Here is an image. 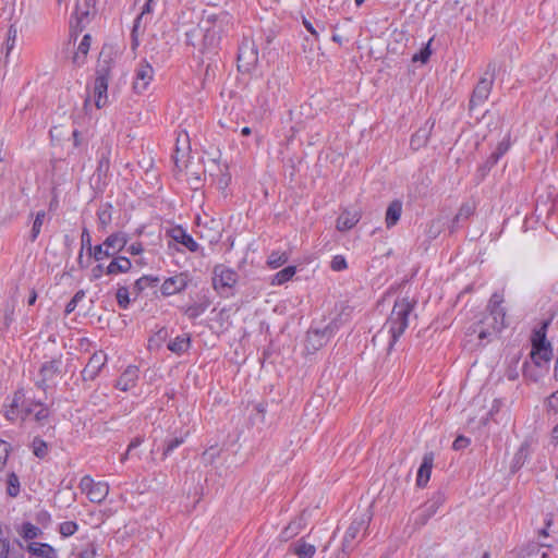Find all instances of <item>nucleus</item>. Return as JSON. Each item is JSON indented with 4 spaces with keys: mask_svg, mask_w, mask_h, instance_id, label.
<instances>
[{
    "mask_svg": "<svg viewBox=\"0 0 558 558\" xmlns=\"http://www.w3.org/2000/svg\"><path fill=\"white\" fill-rule=\"evenodd\" d=\"M98 228L106 230L112 221V206L109 203L102 204L97 210Z\"/></svg>",
    "mask_w": 558,
    "mask_h": 558,
    "instance_id": "nucleus-33",
    "label": "nucleus"
},
{
    "mask_svg": "<svg viewBox=\"0 0 558 558\" xmlns=\"http://www.w3.org/2000/svg\"><path fill=\"white\" fill-rule=\"evenodd\" d=\"M494 84L493 76L482 77L473 89L470 99V109L473 110L475 107L483 105L489 97Z\"/></svg>",
    "mask_w": 558,
    "mask_h": 558,
    "instance_id": "nucleus-14",
    "label": "nucleus"
},
{
    "mask_svg": "<svg viewBox=\"0 0 558 558\" xmlns=\"http://www.w3.org/2000/svg\"><path fill=\"white\" fill-rule=\"evenodd\" d=\"M206 31H208V27L203 26V20H202L196 26H193L191 29H189L185 33L186 44L198 49L199 52L205 53V50L203 47V38H204L203 32H206Z\"/></svg>",
    "mask_w": 558,
    "mask_h": 558,
    "instance_id": "nucleus-24",
    "label": "nucleus"
},
{
    "mask_svg": "<svg viewBox=\"0 0 558 558\" xmlns=\"http://www.w3.org/2000/svg\"><path fill=\"white\" fill-rule=\"evenodd\" d=\"M371 514L368 512H363L353 518L343 536L342 551L349 554L353 550L355 547V539H357L360 535H364V532L367 530Z\"/></svg>",
    "mask_w": 558,
    "mask_h": 558,
    "instance_id": "nucleus-4",
    "label": "nucleus"
},
{
    "mask_svg": "<svg viewBox=\"0 0 558 558\" xmlns=\"http://www.w3.org/2000/svg\"><path fill=\"white\" fill-rule=\"evenodd\" d=\"M442 228H444V222L441 221V219L436 218V219L430 220L426 226V230H425L426 236L429 240L436 239L441 233Z\"/></svg>",
    "mask_w": 558,
    "mask_h": 558,
    "instance_id": "nucleus-41",
    "label": "nucleus"
},
{
    "mask_svg": "<svg viewBox=\"0 0 558 558\" xmlns=\"http://www.w3.org/2000/svg\"><path fill=\"white\" fill-rule=\"evenodd\" d=\"M445 493L438 490L432 495V497L423 505L424 511L426 512L425 519L420 520V524L424 525L427 521L438 511V509L445 504Z\"/></svg>",
    "mask_w": 558,
    "mask_h": 558,
    "instance_id": "nucleus-19",
    "label": "nucleus"
},
{
    "mask_svg": "<svg viewBox=\"0 0 558 558\" xmlns=\"http://www.w3.org/2000/svg\"><path fill=\"white\" fill-rule=\"evenodd\" d=\"M97 555V549L94 543H89L85 549H83L77 558H95Z\"/></svg>",
    "mask_w": 558,
    "mask_h": 558,
    "instance_id": "nucleus-58",
    "label": "nucleus"
},
{
    "mask_svg": "<svg viewBox=\"0 0 558 558\" xmlns=\"http://www.w3.org/2000/svg\"><path fill=\"white\" fill-rule=\"evenodd\" d=\"M302 529H303L302 519L292 521L280 533L281 541L288 542L289 539L296 536L301 532Z\"/></svg>",
    "mask_w": 558,
    "mask_h": 558,
    "instance_id": "nucleus-37",
    "label": "nucleus"
},
{
    "mask_svg": "<svg viewBox=\"0 0 558 558\" xmlns=\"http://www.w3.org/2000/svg\"><path fill=\"white\" fill-rule=\"evenodd\" d=\"M414 308V303L408 298L398 299L395 302L390 316L385 327L390 333L389 349H392L398 339L403 335L409 326V316Z\"/></svg>",
    "mask_w": 558,
    "mask_h": 558,
    "instance_id": "nucleus-2",
    "label": "nucleus"
},
{
    "mask_svg": "<svg viewBox=\"0 0 558 558\" xmlns=\"http://www.w3.org/2000/svg\"><path fill=\"white\" fill-rule=\"evenodd\" d=\"M427 142V132L425 130H418L412 137H411V146L414 149H417L422 145H424Z\"/></svg>",
    "mask_w": 558,
    "mask_h": 558,
    "instance_id": "nucleus-52",
    "label": "nucleus"
},
{
    "mask_svg": "<svg viewBox=\"0 0 558 558\" xmlns=\"http://www.w3.org/2000/svg\"><path fill=\"white\" fill-rule=\"evenodd\" d=\"M137 379L138 368L136 366L130 365L118 378L116 387L122 391H129L135 387Z\"/></svg>",
    "mask_w": 558,
    "mask_h": 558,
    "instance_id": "nucleus-22",
    "label": "nucleus"
},
{
    "mask_svg": "<svg viewBox=\"0 0 558 558\" xmlns=\"http://www.w3.org/2000/svg\"><path fill=\"white\" fill-rule=\"evenodd\" d=\"M89 256H93L95 260L100 262L105 258L113 257V252L106 248V246L102 244L94 246L92 250V253H88Z\"/></svg>",
    "mask_w": 558,
    "mask_h": 558,
    "instance_id": "nucleus-47",
    "label": "nucleus"
},
{
    "mask_svg": "<svg viewBox=\"0 0 558 558\" xmlns=\"http://www.w3.org/2000/svg\"><path fill=\"white\" fill-rule=\"evenodd\" d=\"M500 158H501V157H500L498 154H496L495 151H493V153L490 154V156H489V157L487 158V160H486V166H487L488 168L494 167V166L498 162V160H499Z\"/></svg>",
    "mask_w": 558,
    "mask_h": 558,
    "instance_id": "nucleus-64",
    "label": "nucleus"
},
{
    "mask_svg": "<svg viewBox=\"0 0 558 558\" xmlns=\"http://www.w3.org/2000/svg\"><path fill=\"white\" fill-rule=\"evenodd\" d=\"M108 83L109 70L107 68H99L94 82V98L98 109L105 107L108 102Z\"/></svg>",
    "mask_w": 558,
    "mask_h": 558,
    "instance_id": "nucleus-10",
    "label": "nucleus"
},
{
    "mask_svg": "<svg viewBox=\"0 0 558 558\" xmlns=\"http://www.w3.org/2000/svg\"><path fill=\"white\" fill-rule=\"evenodd\" d=\"M258 62V50L252 39L245 38L238 52V69L242 72H251Z\"/></svg>",
    "mask_w": 558,
    "mask_h": 558,
    "instance_id": "nucleus-7",
    "label": "nucleus"
},
{
    "mask_svg": "<svg viewBox=\"0 0 558 558\" xmlns=\"http://www.w3.org/2000/svg\"><path fill=\"white\" fill-rule=\"evenodd\" d=\"M289 259V256L286 252H272L267 259V264L270 268L276 269L284 265Z\"/></svg>",
    "mask_w": 558,
    "mask_h": 558,
    "instance_id": "nucleus-40",
    "label": "nucleus"
},
{
    "mask_svg": "<svg viewBox=\"0 0 558 558\" xmlns=\"http://www.w3.org/2000/svg\"><path fill=\"white\" fill-rule=\"evenodd\" d=\"M144 251L143 244L141 242H134L126 247V252L131 255H140Z\"/></svg>",
    "mask_w": 558,
    "mask_h": 558,
    "instance_id": "nucleus-62",
    "label": "nucleus"
},
{
    "mask_svg": "<svg viewBox=\"0 0 558 558\" xmlns=\"http://www.w3.org/2000/svg\"><path fill=\"white\" fill-rule=\"evenodd\" d=\"M228 22V15H207L203 19V26H207L208 31L203 32V47L205 53L213 52L219 45L223 26Z\"/></svg>",
    "mask_w": 558,
    "mask_h": 558,
    "instance_id": "nucleus-3",
    "label": "nucleus"
},
{
    "mask_svg": "<svg viewBox=\"0 0 558 558\" xmlns=\"http://www.w3.org/2000/svg\"><path fill=\"white\" fill-rule=\"evenodd\" d=\"M40 529L29 522L24 523L21 531V535L25 539L37 538L40 535Z\"/></svg>",
    "mask_w": 558,
    "mask_h": 558,
    "instance_id": "nucleus-48",
    "label": "nucleus"
},
{
    "mask_svg": "<svg viewBox=\"0 0 558 558\" xmlns=\"http://www.w3.org/2000/svg\"><path fill=\"white\" fill-rule=\"evenodd\" d=\"M434 464V453L427 452L424 454L422 463L418 468L416 475V485L418 487H425L430 478L432 469Z\"/></svg>",
    "mask_w": 558,
    "mask_h": 558,
    "instance_id": "nucleus-21",
    "label": "nucleus"
},
{
    "mask_svg": "<svg viewBox=\"0 0 558 558\" xmlns=\"http://www.w3.org/2000/svg\"><path fill=\"white\" fill-rule=\"evenodd\" d=\"M21 484L17 475L14 472L8 474L7 477V494L10 497H16L20 494Z\"/></svg>",
    "mask_w": 558,
    "mask_h": 558,
    "instance_id": "nucleus-39",
    "label": "nucleus"
},
{
    "mask_svg": "<svg viewBox=\"0 0 558 558\" xmlns=\"http://www.w3.org/2000/svg\"><path fill=\"white\" fill-rule=\"evenodd\" d=\"M474 213V207L470 204H462L459 211L454 216L450 226V232H454L458 229L459 222L469 219Z\"/></svg>",
    "mask_w": 558,
    "mask_h": 558,
    "instance_id": "nucleus-34",
    "label": "nucleus"
},
{
    "mask_svg": "<svg viewBox=\"0 0 558 558\" xmlns=\"http://www.w3.org/2000/svg\"><path fill=\"white\" fill-rule=\"evenodd\" d=\"M78 487L82 493L86 494L89 501L95 504L102 502L109 494L107 482H95L89 475H84L81 478Z\"/></svg>",
    "mask_w": 558,
    "mask_h": 558,
    "instance_id": "nucleus-6",
    "label": "nucleus"
},
{
    "mask_svg": "<svg viewBox=\"0 0 558 558\" xmlns=\"http://www.w3.org/2000/svg\"><path fill=\"white\" fill-rule=\"evenodd\" d=\"M156 0H146L145 4L142 8L141 13L134 21L131 38H132V49H135L140 45V34L145 29L147 24L151 21V14L156 7Z\"/></svg>",
    "mask_w": 558,
    "mask_h": 558,
    "instance_id": "nucleus-9",
    "label": "nucleus"
},
{
    "mask_svg": "<svg viewBox=\"0 0 558 558\" xmlns=\"http://www.w3.org/2000/svg\"><path fill=\"white\" fill-rule=\"evenodd\" d=\"M129 242V236L124 232H114L111 233L109 236L106 238L104 241V245L109 251L113 252V256L122 251Z\"/></svg>",
    "mask_w": 558,
    "mask_h": 558,
    "instance_id": "nucleus-26",
    "label": "nucleus"
},
{
    "mask_svg": "<svg viewBox=\"0 0 558 558\" xmlns=\"http://www.w3.org/2000/svg\"><path fill=\"white\" fill-rule=\"evenodd\" d=\"M521 558H547V551L542 545L533 544L522 553Z\"/></svg>",
    "mask_w": 558,
    "mask_h": 558,
    "instance_id": "nucleus-43",
    "label": "nucleus"
},
{
    "mask_svg": "<svg viewBox=\"0 0 558 558\" xmlns=\"http://www.w3.org/2000/svg\"><path fill=\"white\" fill-rule=\"evenodd\" d=\"M35 457L44 459L48 454V445L40 437H35L31 445Z\"/></svg>",
    "mask_w": 558,
    "mask_h": 558,
    "instance_id": "nucleus-42",
    "label": "nucleus"
},
{
    "mask_svg": "<svg viewBox=\"0 0 558 558\" xmlns=\"http://www.w3.org/2000/svg\"><path fill=\"white\" fill-rule=\"evenodd\" d=\"M78 529V525L74 521H64L59 525V533L64 536L69 537L72 536Z\"/></svg>",
    "mask_w": 558,
    "mask_h": 558,
    "instance_id": "nucleus-49",
    "label": "nucleus"
},
{
    "mask_svg": "<svg viewBox=\"0 0 558 558\" xmlns=\"http://www.w3.org/2000/svg\"><path fill=\"white\" fill-rule=\"evenodd\" d=\"M16 36H17V29L15 27V23H11L8 28L7 40L4 44L7 57L9 56V53L15 46Z\"/></svg>",
    "mask_w": 558,
    "mask_h": 558,
    "instance_id": "nucleus-46",
    "label": "nucleus"
},
{
    "mask_svg": "<svg viewBox=\"0 0 558 558\" xmlns=\"http://www.w3.org/2000/svg\"><path fill=\"white\" fill-rule=\"evenodd\" d=\"M190 345H191L190 336L186 333H183L181 336L175 337L173 340L169 341L167 348L175 354H181L183 352H186L190 349Z\"/></svg>",
    "mask_w": 558,
    "mask_h": 558,
    "instance_id": "nucleus-31",
    "label": "nucleus"
},
{
    "mask_svg": "<svg viewBox=\"0 0 558 558\" xmlns=\"http://www.w3.org/2000/svg\"><path fill=\"white\" fill-rule=\"evenodd\" d=\"M46 211L45 210H39L36 213L35 215V218H34V221H33V225H32V229H31V232H29V235H28V240L31 242H35L38 238V235L40 234L41 232V227L44 225V221L46 219Z\"/></svg>",
    "mask_w": 558,
    "mask_h": 558,
    "instance_id": "nucleus-36",
    "label": "nucleus"
},
{
    "mask_svg": "<svg viewBox=\"0 0 558 558\" xmlns=\"http://www.w3.org/2000/svg\"><path fill=\"white\" fill-rule=\"evenodd\" d=\"M295 272H296L295 266H288L274 275V277L271 279V284L272 286H281V284L286 283L293 278Z\"/></svg>",
    "mask_w": 558,
    "mask_h": 558,
    "instance_id": "nucleus-35",
    "label": "nucleus"
},
{
    "mask_svg": "<svg viewBox=\"0 0 558 558\" xmlns=\"http://www.w3.org/2000/svg\"><path fill=\"white\" fill-rule=\"evenodd\" d=\"M159 282L158 277L154 276H142L138 278L133 286L134 292L138 295L141 294L145 289L149 287H156Z\"/></svg>",
    "mask_w": 558,
    "mask_h": 558,
    "instance_id": "nucleus-38",
    "label": "nucleus"
},
{
    "mask_svg": "<svg viewBox=\"0 0 558 558\" xmlns=\"http://www.w3.org/2000/svg\"><path fill=\"white\" fill-rule=\"evenodd\" d=\"M11 450L9 442L0 439V472L4 469Z\"/></svg>",
    "mask_w": 558,
    "mask_h": 558,
    "instance_id": "nucleus-53",
    "label": "nucleus"
},
{
    "mask_svg": "<svg viewBox=\"0 0 558 558\" xmlns=\"http://www.w3.org/2000/svg\"><path fill=\"white\" fill-rule=\"evenodd\" d=\"M27 550L31 554L43 558H56L57 556L56 549L51 545L46 543L33 542L28 544Z\"/></svg>",
    "mask_w": 558,
    "mask_h": 558,
    "instance_id": "nucleus-29",
    "label": "nucleus"
},
{
    "mask_svg": "<svg viewBox=\"0 0 558 558\" xmlns=\"http://www.w3.org/2000/svg\"><path fill=\"white\" fill-rule=\"evenodd\" d=\"M61 373V360L54 359L44 363L39 369L40 378L36 381V386L46 390L50 383H53Z\"/></svg>",
    "mask_w": 558,
    "mask_h": 558,
    "instance_id": "nucleus-11",
    "label": "nucleus"
},
{
    "mask_svg": "<svg viewBox=\"0 0 558 558\" xmlns=\"http://www.w3.org/2000/svg\"><path fill=\"white\" fill-rule=\"evenodd\" d=\"M74 20H71V28L75 32H82L89 22V5L76 3L74 11Z\"/></svg>",
    "mask_w": 558,
    "mask_h": 558,
    "instance_id": "nucleus-23",
    "label": "nucleus"
},
{
    "mask_svg": "<svg viewBox=\"0 0 558 558\" xmlns=\"http://www.w3.org/2000/svg\"><path fill=\"white\" fill-rule=\"evenodd\" d=\"M430 57V50H429V44L420 51V53H416L413 56L412 60L415 62V61H421L423 63H425Z\"/></svg>",
    "mask_w": 558,
    "mask_h": 558,
    "instance_id": "nucleus-60",
    "label": "nucleus"
},
{
    "mask_svg": "<svg viewBox=\"0 0 558 558\" xmlns=\"http://www.w3.org/2000/svg\"><path fill=\"white\" fill-rule=\"evenodd\" d=\"M111 144L102 142L97 150V169L96 173L100 177H106L110 169Z\"/></svg>",
    "mask_w": 558,
    "mask_h": 558,
    "instance_id": "nucleus-18",
    "label": "nucleus"
},
{
    "mask_svg": "<svg viewBox=\"0 0 558 558\" xmlns=\"http://www.w3.org/2000/svg\"><path fill=\"white\" fill-rule=\"evenodd\" d=\"M0 16L11 23L17 22V17L15 16V8L14 3H9L4 8L1 9Z\"/></svg>",
    "mask_w": 558,
    "mask_h": 558,
    "instance_id": "nucleus-50",
    "label": "nucleus"
},
{
    "mask_svg": "<svg viewBox=\"0 0 558 558\" xmlns=\"http://www.w3.org/2000/svg\"><path fill=\"white\" fill-rule=\"evenodd\" d=\"M401 214H402V202L399 199L392 201L386 210L385 222H386L387 228L395 227L398 223V221L400 220Z\"/></svg>",
    "mask_w": 558,
    "mask_h": 558,
    "instance_id": "nucleus-28",
    "label": "nucleus"
},
{
    "mask_svg": "<svg viewBox=\"0 0 558 558\" xmlns=\"http://www.w3.org/2000/svg\"><path fill=\"white\" fill-rule=\"evenodd\" d=\"M510 144L508 141H501L498 143L496 149L494 150L496 154H498L500 157H502L509 149Z\"/></svg>",
    "mask_w": 558,
    "mask_h": 558,
    "instance_id": "nucleus-63",
    "label": "nucleus"
},
{
    "mask_svg": "<svg viewBox=\"0 0 558 558\" xmlns=\"http://www.w3.org/2000/svg\"><path fill=\"white\" fill-rule=\"evenodd\" d=\"M291 550L298 558H313L316 547L301 538L291 545Z\"/></svg>",
    "mask_w": 558,
    "mask_h": 558,
    "instance_id": "nucleus-30",
    "label": "nucleus"
},
{
    "mask_svg": "<svg viewBox=\"0 0 558 558\" xmlns=\"http://www.w3.org/2000/svg\"><path fill=\"white\" fill-rule=\"evenodd\" d=\"M347 267H348L347 260L342 255H336L332 257L331 263H330V268L333 271H342V270L347 269Z\"/></svg>",
    "mask_w": 558,
    "mask_h": 558,
    "instance_id": "nucleus-54",
    "label": "nucleus"
},
{
    "mask_svg": "<svg viewBox=\"0 0 558 558\" xmlns=\"http://www.w3.org/2000/svg\"><path fill=\"white\" fill-rule=\"evenodd\" d=\"M81 244H82V251L84 248H86L88 253H92V250L94 247L92 245V236H90V233L87 228H83V230H82Z\"/></svg>",
    "mask_w": 558,
    "mask_h": 558,
    "instance_id": "nucleus-55",
    "label": "nucleus"
},
{
    "mask_svg": "<svg viewBox=\"0 0 558 558\" xmlns=\"http://www.w3.org/2000/svg\"><path fill=\"white\" fill-rule=\"evenodd\" d=\"M26 405L25 395L23 390H17L14 392L13 399L9 405V408L5 410V417L10 421H14L17 418V416L21 414L22 417L24 416V407Z\"/></svg>",
    "mask_w": 558,
    "mask_h": 558,
    "instance_id": "nucleus-20",
    "label": "nucleus"
},
{
    "mask_svg": "<svg viewBox=\"0 0 558 558\" xmlns=\"http://www.w3.org/2000/svg\"><path fill=\"white\" fill-rule=\"evenodd\" d=\"M107 354L102 351L95 352L90 357L86 366L83 368L81 375L84 381L95 380L99 375L100 371L107 363Z\"/></svg>",
    "mask_w": 558,
    "mask_h": 558,
    "instance_id": "nucleus-13",
    "label": "nucleus"
},
{
    "mask_svg": "<svg viewBox=\"0 0 558 558\" xmlns=\"http://www.w3.org/2000/svg\"><path fill=\"white\" fill-rule=\"evenodd\" d=\"M154 69L149 62L142 60L135 70V80L133 88L136 93L145 92L154 78Z\"/></svg>",
    "mask_w": 558,
    "mask_h": 558,
    "instance_id": "nucleus-12",
    "label": "nucleus"
},
{
    "mask_svg": "<svg viewBox=\"0 0 558 558\" xmlns=\"http://www.w3.org/2000/svg\"><path fill=\"white\" fill-rule=\"evenodd\" d=\"M189 284V276L185 272L177 274L167 278L160 288L163 296H171L186 289Z\"/></svg>",
    "mask_w": 558,
    "mask_h": 558,
    "instance_id": "nucleus-16",
    "label": "nucleus"
},
{
    "mask_svg": "<svg viewBox=\"0 0 558 558\" xmlns=\"http://www.w3.org/2000/svg\"><path fill=\"white\" fill-rule=\"evenodd\" d=\"M546 324L535 330L532 337L531 357L537 366H542L551 359L550 343L546 340Z\"/></svg>",
    "mask_w": 558,
    "mask_h": 558,
    "instance_id": "nucleus-5",
    "label": "nucleus"
},
{
    "mask_svg": "<svg viewBox=\"0 0 558 558\" xmlns=\"http://www.w3.org/2000/svg\"><path fill=\"white\" fill-rule=\"evenodd\" d=\"M502 302L500 294L494 293L492 295L487 306L489 314L473 327V332L477 333L480 340L487 339L494 332H499L505 328L506 312L501 306Z\"/></svg>",
    "mask_w": 558,
    "mask_h": 558,
    "instance_id": "nucleus-1",
    "label": "nucleus"
},
{
    "mask_svg": "<svg viewBox=\"0 0 558 558\" xmlns=\"http://www.w3.org/2000/svg\"><path fill=\"white\" fill-rule=\"evenodd\" d=\"M24 416L23 420H25L29 415H34V418L39 424H44L45 421L49 417V409L43 404L41 402H36L34 400L26 401V405L24 407Z\"/></svg>",
    "mask_w": 558,
    "mask_h": 558,
    "instance_id": "nucleus-17",
    "label": "nucleus"
},
{
    "mask_svg": "<svg viewBox=\"0 0 558 558\" xmlns=\"http://www.w3.org/2000/svg\"><path fill=\"white\" fill-rule=\"evenodd\" d=\"M324 338H325V331L312 330L308 332V341H316L318 347L323 345Z\"/></svg>",
    "mask_w": 558,
    "mask_h": 558,
    "instance_id": "nucleus-61",
    "label": "nucleus"
},
{
    "mask_svg": "<svg viewBox=\"0 0 558 558\" xmlns=\"http://www.w3.org/2000/svg\"><path fill=\"white\" fill-rule=\"evenodd\" d=\"M166 235L173 242L182 244L190 252H198L201 246L182 226H175L166 231Z\"/></svg>",
    "mask_w": 558,
    "mask_h": 558,
    "instance_id": "nucleus-15",
    "label": "nucleus"
},
{
    "mask_svg": "<svg viewBox=\"0 0 558 558\" xmlns=\"http://www.w3.org/2000/svg\"><path fill=\"white\" fill-rule=\"evenodd\" d=\"M117 303L120 308L126 310L130 305V291L128 287H119L116 293Z\"/></svg>",
    "mask_w": 558,
    "mask_h": 558,
    "instance_id": "nucleus-44",
    "label": "nucleus"
},
{
    "mask_svg": "<svg viewBox=\"0 0 558 558\" xmlns=\"http://www.w3.org/2000/svg\"><path fill=\"white\" fill-rule=\"evenodd\" d=\"M184 439L182 437H175L173 439H170L165 448L163 456H169L175 448H178L180 445H182Z\"/></svg>",
    "mask_w": 558,
    "mask_h": 558,
    "instance_id": "nucleus-56",
    "label": "nucleus"
},
{
    "mask_svg": "<svg viewBox=\"0 0 558 558\" xmlns=\"http://www.w3.org/2000/svg\"><path fill=\"white\" fill-rule=\"evenodd\" d=\"M132 268L131 260L125 256H116L105 269L106 275L125 274Z\"/></svg>",
    "mask_w": 558,
    "mask_h": 558,
    "instance_id": "nucleus-27",
    "label": "nucleus"
},
{
    "mask_svg": "<svg viewBox=\"0 0 558 558\" xmlns=\"http://www.w3.org/2000/svg\"><path fill=\"white\" fill-rule=\"evenodd\" d=\"M11 550L12 547L10 539L8 537L0 539V558H9Z\"/></svg>",
    "mask_w": 558,
    "mask_h": 558,
    "instance_id": "nucleus-57",
    "label": "nucleus"
},
{
    "mask_svg": "<svg viewBox=\"0 0 558 558\" xmlns=\"http://www.w3.org/2000/svg\"><path fill=\"white\" fill-rule=\"evenodd\" d=\"M206 308H207L206 304L194 303L184 310V314L187 316L189 319L194 320L197 317H199L201 315H203L205 313Z\"/></svg>",
    "mask_w": 558,
    "mask_h": 558,
    "instance_id": "nucleus-45",
    "label": "nucleus"
},
{
    "mask_svg": "<svg viewBox=\"0 0 558 558\" xmlns=\"http://www.w3.org/2000/svg\"><path fill=\"white\" fill-rule=\"evenodd\" d=\"M470 444H471V440L468 437L458 436L452 444V448L454 450H461V449L466 448Z\"/></svg>",
    "mask_w": 558,
    "mask_h": 558,
    "instance_id": "nucleus-59",
    "label": "nucleus"
},
{
    "mask_svg": "<svg viewBox=\"0 0 558 558\" xmlns=\"http://www.w3.org/2000/svg\"><path fill=\"white\" fill-rule=\"evenodd\" d=\"M90 40H92L90 35L86 34L83 36V38L77 47V50L75 51V53L73 56V62L76 65H82L85 62V58L90 48Z\"/></svg>",
    "mask_w": 558,
    "mask_h": 558,
    "instance_id": "nucleus-32",
    "label": "nucleus"
},
{
    "mask_svg": "<svg viewBox=\"0 0 558 558\" xmlns=\"http://www.w3.org/2000/svg\"><path fill=\"white\" fill-rule=\"evenodd\" d=\"M213 275V286L219 293L232 289L238 282L236 271L221 264L214 267Z\"/></svg>",
    "mask_w": 558,
    "mask_h": 558,
    "instance_id": "nucleus-8",
    "label": "nucleus"
},
{
    "mask_svg": "<svg viewBox=\"0 0 558 558\" xmlns=\"http://www.w3.org/2000/svg\"><path fill=\"white\" fill-rule=\"evenodd\" d=\"M85 298V291L78 290L73 298L68 302L65 306V314L69 315L76 308L78 302H81Z\"/></svg>",
    "mask_w": 558,
    "mask_h": 558,
    "instance_id": "nucleus-51",
    "label": "nucleus"
},
{
    "mask_svg": "<svg viewBox=\"0 0 558 558\" xmlns=\"http://www.w3.org/2000/svg\"><path fill=\"white\" fill-rule=\"evenodd\" d=\"M361 219V213L357 210H343L337 218L336 228L338 231L344 232L351 230Z\"/></svg>",
    "mask_w": 558,
    "mask_h": 558,
    "instance_id": "nucleus-25",
    "label": "nucleus"
}]
</instances>
